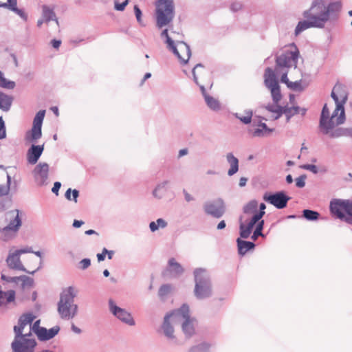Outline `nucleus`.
I'll return each mask as SVG.
<instances>
[{
	"label": "nucleus",
	"instance_id": "1",
	"mask_svg": "<svg viewBox=\"0 0 352 352\" xmlns=\"http://www.w3.org/2000/svg\"><path fill=\"white\" fill-rule=\"evenodd\" d=\"M342 10L341 1L329 2L324 6L322 0H314L310 8L303 12L306 20L298 23L294 34L299 35L303 31L311 28H323L327 22H336L338 20Z\"/></svg>",
	"mask_w": 352,
	"mask_h": 352
},
{
	"label": "nucleus",
	"instance_id": "2",
	"mask_svg": "<svg viewBox=\"0 0 352 352\" xmlns=\"http://www.w3.org/2000/svg\"><path fill=\"white\" fill-rule=\"evenodd\" d=\"M76 292L72 286H69L60 294L58 303V312L62 319L74 318L78 312V305L74 303Z\"/></svg>",
	"mask_w": 352,
	"mask_h": 352
},
{
	"label": "nucleus",
	"instance_id": "3",
	"mask_svg": "<svg viewBox=\"0 0 352 352\" xmlns=\"http://www.w3.org/2000/svg\"><path fill=\"white\" fill-rule=\"evenodd\" d=\"M195 296L197 299L202 300L210 298L212 294L210 277L204 268H197L194 270Z\"/></svg>",
	"mask_w": 352,
	"mask_h": 352
},
{
	"label": "nucleus",
	"instance_id": "4",
	"mask_svg": "<svg viewBox=\"0 0 352 352\" xmlns=\"http://www.w3.org/2000/svg\"><path fill=\"white\" fill-rule=\"evenodd\" d=\"M175 16L173 0H157L156 3V23L159 28L168 25Z\"/></svg>",
	"mask_w": 352,
	"mask_h": 352
},
{
	"label": "nucleus",
	"instance_id": "5",
	"mask_svg": "<svg viewBox=\"0 0 352 352\" xmlns=\"http://www.w3.org/2000/svg\"><path fill=\"white\" fill-rule=\"evenodd\" d=\"M290 47L291 50H285L280 55L276 57V67L274 70L275 74L278 73L280 69H289L292 67H297L300 56L299 50L294 43H292Z\"/></svg>",
	"mask_w": 352,
	"mask_h": 352
},
{
	"label": "nucleus",
	"instance_id": "6",
	"mask_svg": "<svg viewBox=\"0 0 352 352\" xmlns=\"http://www.w3.org/2000/svg\"><path fill=\"white\" fill-rule=\"evenodd\" d=\"M173 315L177 323L182 324V328L186 337H190L195 333L194 319L190 316L188 305L184 304L179 309L173 310Z\"/></svg>",
	"mask_w": 352,
	"mask_h": 352
},
{
	"label": "nucleus",
	"instance_id": "7",
	"mask_svg": "<svg viewBox=\"0 0 352 352\" xmlns=\"http://www.w3.org/2000/svg\"><path fill=\"white\" fill-rule=\"evenodd\" d=\"M36 344L31 331L25 334H14L11 343L12 352H34Z\"/></svg>",
	"mask_w": 352,
	"mask_h": 352
},
{
	"label": "nucleus",
	"instance_id": "8",
	"mask_svg": "<svg viewBox=\"0 0 352 352\" xmlns=\"http://www.w3.org/2000/svg\"><path fill=\"white\" fill-rule=\"evenodd\" d=\"M266 206L264 203H261L259 205V211H257L252 217H251L250 221L245 219L244 216H240L239 217V234L240 236L243 239H248L252 233V229L254 227L256 221L263 218L265 214V210Z\"/></svg>",
	"mask_w": 352,
	"mask_h": 352
},
{
	"label": "nucleus",
	"instance_id": "9",
	"mask_svg": "<svg viewBox=\"0 0 352 352\" xmlns=\"http://www.w3.org/2000/svg\"><path fill=\"white\" fill-rule=\"evenodd\" d=\"M161 37L166 38L165 43L167 44L168 50L171 51L177 57L182 64L185 65L188 62V60L191 56V50L190 46L186 43L184 41H178L179 50L186 52V59H185L179 53L175 41L168 35L167 29H165L162 32Z\"/></svg>",
	"mask_w": 352,
	"mask_h": 352
},
{
	"label": "nucleus",
	"instance_id": "10",
	"mask_svg": "<svg viewBox=\"0 0 352 352\" xmlns=\"http://www.w3.org/2000/svg\"><path fill=\"white\" fill-rule=\"evenodd\" d=\"M264 84L270 90L273 102L278 103L282 98L280 87L274 71L270 67H267L265 70Z\"/></svg>",
	"mask_w": 352,
	"mask_h": 352
},
{
	"label": "nucleus",
	"instance_id": "11",
	"mask_svg": "<svg viewBox=\"0 0 352 352\" xmlns=\"http://www.w3.org/2000/svg\"><path fill=\"white\" fill-rule=\"evenodd\" d=\"M173 311L167 314L161 325V331L166 337L168 343L171 346H175L179 344L178 340L175 335V330L173 324H177V319L175 318Z\"/></svg>",
	"mask_w": 352,
	"mask_h": 352
},
{
	"label": "nucleus",
	"instance_id": "12",
	"mask_svg": "<svg viewBox=\"0 0 352 352\" xmlns=\"http://www.w3.org/2000/svg\"><path fill=\"white\" fill-rule=\"evenodd\" d=\"M19 210H13L8 212V217L10 218V222L1 232L4 235V240H8L12 237L19 230L22 221L19 216Z\"/></svg>",
	"mask_w": 352,
	"mask_h": 352
},
{
	"label": "nucleus",
	"instance_id": "13",
	"mask_svg": "<svg viewBox=\"0 0 352 352\" xmlns=\"http://www.w3.org/2000/svg\"><path fill=\"white\" fill-rule=\"evenodd\" d=\"M204 212L216 219L221 218L226 210L224 201L218 198L206 201L203 205Z\"/></svg>",
	"mask_w": 352,
	"mask_h": 352
},
{
	"label": "nucleus",
	"instance_id": "14",
	"mask_svg": "<svg viewBox=\"0 0 352 352\" xmlns=\"http://www.w3.org/2000/svg\"><path fill=\"white\" fill-rule=\"evenodd\" d=\"M45 115V110H40L35 116L32 127L25 133V140L28 142H36L42 136V124Z\"/></svg>",
	"mask_w": 352,
	"mask_h": 352
},
{
	"label": "nucleus",
	"instance_id": "15",
	"mask_svg": "<svg viewBox=\"0 0 352 352\" xmlns=\"http://www.w3.org/2000/svg\"><path fill=\"white\" fill-rule=\"evenodd\" d=\"M204 66L201 63L197 64L192 69V73L193 76L194 82L199 87L201 94L204 98L205 102L207 106L212 111H219L221 109V105L219 100L212 96H210L206 93L205 87L202 85H199L198 78L196 75V70L199 68H203Z\"/></svg>",
	"mask_w": 352,
	"mask_h": 352
},
{
	"label": "nucleus",
	"instance_id": "16",
	"mask_svg": "<svg viewBox=\"0 0 352 352\" xmlns=\"http://www.w3.org/2000/svg\"><path fill=\"white\" fill-rule=\"evenodd\" d=\"M263 199L277 209H283L287 206V202L291 198L284 191H278L274 193L265 192Z\"/></svg>",
	"mask_w": 352,
	"mask_h": 352
},
{
	"label": "nucleus",
	"instance_id": "17",
	"mask_svg": "<svg viewBox=\"0 0 352 352\" xmlns=\"http://www.w3.org/2000/svg\"><path fill=\"white\" fill-rule=\"evenodd\" d=\"M109 308L110 312L123 323L129 326H134L135 324L131 314L126 309L117 306L112 299L109 300Z\"/></svg>",
	"mask_w": 352,
	"mask_h": 352
},
{
	"label": "nucleus",
	"instance_id": "18",
	"mask_svg": "<svg viewBox=\"0 0 352 352\" xmlns=\"http://www.w3.org/2000/svg\"><path fill=\"white\" fill-rule=\"evenodd\" d=\"M49 169V165L45 162H40L34 167L32 175L37 186H43L47 184Z\"/></svg>",
	"mask_w": 352,
	"mask_h": 352
},
{
	"label": "nucleus",
	"instance_id": "19",
	"mask_svg": "<svg viewBox=\"0 0 352 352\" xmlns=\"http://www.w3.org/2000/svg\"><path fill=\"white\" fill-rule=\"evenodd\" d=\"M6 263L8 267L11 270H19L25 272L26 273L34 274L36 271L39 270L41 268V264L40 266L35 270L32 272L28 271L25 267L23 266L21 261L20 259V256L14 251V252H10L6 258Z\"/></svg>",
	"mask_w": 352,
	"mask_h": 352
},
{
	"label": "nucleus",
	"instance_id": "20",
	"mask_svg": "<svg viewBox=\"0 0 352 352\" xmlns=\"http://www.w3.org/2000/svg\"><path fill=\"white\" fill-rule=\"evenodd\" d=\"M350 199H333L330 201L329 210L332 214L341 220L344 217V211Z\"/></svg>",
	"mask_w": 352,
	"mask_h": 352
},
{
	"label": "nucleus",
	"instance_id": "21",
	"mask_svg": "<svg viewBox=\"0 0 352 352\" xmlns=\"http://www.w3.org/2000/svg\"><path fill=\"white\" fill-rule=\"evenodd\" d=\"M336 107L333 111L331 116L330 117V120L329 123L331 126L329 129H333L337 126H339L343 124L345 121V112L344 105L341 103H336Z\"/></svg>",
	"mask_w": 352,
	"mask_h": 352
},
{
	"label": "nucleus",
	"instance_id": "22",
	"mask_svg": "<svg viewBox=\"0 0 352 352\" xmlns=\"http://www.w3.org/2000/svg\"><path fill=\"white\" fill-rule=\"evenodd\" d=\"M331 96L335 103H341L344 105L348 98V94L344 86L337 83L333 88Z\"/></svg>",
	"mask_w": 352,
	"mask_h": 352
},
{
	"label": "nucleus",
	"instance_id": "23",
	"mask_svg": "<svg viewBox=\"0 0 352 352\" xmlns=\"http://www.w3.org/2000/svg\"><path fill=\"white\" fill-rule=\"evenodd\" d=\"M184 272L182 266L177 263L174 258L168 260V266L164 272V276L167 277H178Z\"/></svg>",
	"mask_w": 352,
	"mask_h": 352
},
{
	"label": "nucleus",
	"instance_id": "24",
	"mask_svg": "<svg viewBox=\"0 0 352 352\" xmlns=\"http://www.w3.org/2000/svg\"><path fill=\"white\" fill-rule=\"evenodd\" d=\"M34 318V316L30 313L23 314L18 320V324L14 327L13 330L14 334H24V328L28 324H31Z\"/></svg>",
	"mask_w": 352,
	"mask_h": 352
},
{
	"label": "nucleus",
	"instance_id": "25",
	"mask_svg": "<svg viewBox=\"0 0 352 352\" xmlns=\"http://www.w3.org/2000/svg\"><path fill=\"white\" fill-rule=\"evenodd\" d=\"M44 149L43 145L32 144L27 152V160L30 164H35L41 156Z\"/></svg>",
	"mask_w": 352,
	"mask_h": 352
},
{
	"label": "nucleus",
	"instance_id": "26",
	"mask_svg": "<svg viewBox=\"0 0 352 352\" xmlns=\"http://www.w3.org/2000/svg\"><path fill=\"white\" fill-rule=\"evenodd\" d=\"M59 331L60 327L58 326H54L50 329L41 327L36 336L40 341H47L55 337Z\"/></svg>",
	"mask_w": 352,
	"mask_h": 352
},
{
	"label": "nucleus",
	"instance_id": "27",
	"mask_svg": "<svg viewBox=\"0 0 352 352\" xmlns=\"http://www.w3.org/2000/svg\"><path fill=\"white\" fill-rule=\"evenodd\" d=\"M329 115V110L327 107V104H325L322 109L319 122V127L322 133H327L329 132L328 130L329 129V126H331L329 123V121L330 120Z\"/></svg>",
	"mask_w": 352,
	"mask_h": 352
},
{
	"label": "nucleus",
	"instance_id": "28",
	"mask_svg": "<svg viewBox=\"0 0 352 352\" xmlns=\"http://www.w3.org/2000/svg\"><path fill=\"white\" fill-rule=\"evenodd\" d=\"M168 180L158 183L152 192L153 196L157 199H161L166 195L168 191Z\"/></svg>",
	"mask_w": 352,
	"mask_h": 352
},
{
	"label": "nucleus",
	"instance_id": "29",
	"mask_svg": "<svg viewBox=\"0 0 352 352\" xmlns=\"http://www.w3.org/2000/svg\"><path fill=\"white\" fill-rule=\"evenodd\" d=\"M258 201L255 199L251 200L245 204L243 207V212L245 219L250 221V218L248 217L250 215L252 217L257 212Z\"/></svg>",
	"mask_w": 352,
	"mask_h": 352
},
{
	"label": "nucleus",
	"instance_id": "30",
	"mask_svg": "<svg viewBox=\"0 0 352 352\" xmlns=\"http://www.w3.org/2000/svg\"><path fill=\"white\" fill-rule=\"evenodd\" d=\"M15 294V292L12 289L6 292L0 290V307H5L9 303L14 302Z\"/></svg>",
	"mask_w": 352,
	"mask_h": 352
},
{
	"label": "nucleus",
	"instance_id": "31",
	"mask_svg": "<svg viewBox=\"0 0 352 352\" xmlns=\"http://www.w3.org/2000/svg\"><path fill=\"white\" fill-rule=\"evenodd\" d=\"M226 160L230 166V168L228 171V175L229 176H232L239 170V160L232 154V153H227Z\"/></svg>",
	"mask_w": 352,
	"mask_h": 352
},
{
	"label": "nucleus",
	"instance_id": "32",
	"mask_svg": "<svg viewBox=\"0 0 352 352\" xmlns=\"http://www.w3.org/2000/svg\"><path fill=\"white\" fill-rule=\"evenodd\" d=\"M238 252L240 255L244 256L248 251L252 250L255 247V244L253 242L243 241L240 238L236 239Z\"/></svg>",
	"mask_w": 352,
	"mask_h": 352
},
{
	"label": "nucleus",
	"instance_id": "33",
	"mask_svg": "<svg viewBox=\"0 0 352 352\" xmlns=\"http://www.w3.org/2000/svg\"><path fill=\"white\" fill-rule=\"evenodd\" d=\"M42 17L44 19L45 23L55 21L56 24L58 25V21L56 16L55 12L47 6H43L42 8Z\"/></svg>",
	"mask_w": 352,
	"mask_h": 352
},
{
	"label": "nucleus",
	"instance_id": "34",
	"mask_svg": "<svg viewBox=\"0 0 352 352\" xmlns=\"http://www.w3.org/2000/svg\"><path fill=\"white\" fill-rule=\"evenodd\" d=\"M12 97L0 91V109L8 111L11 107Z\"/></svg>",
	"mask_w": 352,
	"mask_h": 352
},
{
	"label": "nucleus",
	"instance_id": "35",
	"mask_svg": "<svg viewBox=\"0 0 352 352\" xmlns=\"http://www.w3.org/2000/svg\"><path fill=\"white\" fill-rule=\"evenodd\" d=\"M283 109V113L286 116L287 122H289L292 117L300 113V107L298 106H294L291 107L288 106H284Z\"/></svg>",
	"mask_w": 352,
	"mask_h": 352
},
{
	"label": "nucleus",
	"instance_id": "36",
	"mask_svg": "<svg viewBox=\"0 0 352 352\" xmlns=\"http://www.w3.org/2000/svg\"><path fill=\"white\" fill-rule=\"evenodd\" d=\"M329 132L327 133H324V135H328L331 138H338L342 136H346V130L345 128L338 127L333 128V129H329Z\"/></svg>",
	"mask_w": 352,
	"mask_h": 352
},
{
	"label": "nucleus",
	"instance_id": "37",
	"mask_svg": "<svg viewBox=\"0 0 352 352\" xmlns=\"http://www.w3.org/2000/svg\"><path fill=\"white\" fill-rule=\"evenodd\" d=\"M245 116H241L238 113H234L233 116L239 119L241 122L245 124H248L252 121V118L253 115V112L250 109H246L245 111Z\"/></svg>",
	"mask_w": 352,
	"mask_h": 352
},
{
	"label": "nucleus",
	"instance_id": "38",
	"mask_svg": "<svg viewBox=\"0 0 352 352\" xmlns=\"http://www.w3.org/2000/svg\"><path fill=\"white\" fill-rule=\"evenodd\" d=\"M211 344L207 342H202L192 346L188 352H210Z\"/></svg>",
	"mask_w": 352,
	"mask_h": 352
},
{
	"label": "nucleus",
	"instance_id": "39",
	"mask_svg": "<svg viewBox=\"0 0 352 352\" xmlns=\"http://www.w3.org/2000/svg\"><path fill=\"white\" fill-rule=\"evenodd\" d=\"M16 86L15 82L6 78L0 71V87L8 89H13Z\"/></svg>",
	"mask_w": 352,
	"mask_h": 352
},
{
	"label": "nucleus",
	"instance_id": "40",
	"mask_svg": "<svg viewBox=\"0 0 352 352\" xmlns=\"http://www.w3.org/2000/svg\"><path fill=\"white\" fill-rule=\"evenodd\" d=\"M302 217L308 221H316L320 217V213L315 210L305 209L302 211Z\"/></svg>",
	"mask_w": 352,
	"mask_h": 352
},
{
	"label": "nucleus",
	"instance_id": "41",
	"mask_svg": "<svg viewBox=\"0 0 352 352\" xmlns=\"http://www.w3.org/2000/svg\"><path fill=\"white\" fill-rule=\"evenodd\" d=\"M348 224L352 225V201L349 200L344 211V217L341 219Z\"/></svg>",
	"mask_w": 352,
	"mask_h": 352
},
{
	"label": "nucleus",
	"instance_id": "42",
	"mask_svg": "<svg viewBox=\"0 0 352 352\" xmlns=\"http://www.w3.org/2000/svg\"><path fill=\"white\" fill-rule=\"evenodd\" d=\"M172 286L170 284L162 285L158 291L159 297L161 300H164L167 296L171 292Z\"/></svg>",
	"mask_w": 352,
	"mask_h": 352
},
{
	"label": "nucleus",
	"instance_id": "43",
	"mask_svg": "<svg viewBox=\"0 0 352 352\" xmlns=\"http://www.w3.org/2000/svg\"><path fill=\"white\" fill-rule=\"evenodd\" d=\"M11 183V177L7 175V184L0 185V197L6 195L10 191V186Z\"/></svg>",
	"mask_w": 352,
	"mask_h": 352
},
{
	"label": "nucleus",
	"instance_id": "44",
	"mask_svg": "<svg viewBox=\"0 0 352 352\" xmlns=\"http://www.w3.org/2000/svg\"><path fill=\"white\" fill-rule=\"evenodd\" d=\"M301 80H296L295 82H290L289 86L287 87L291 90L295 91H302L305 89V87L302 85Z\"/></svg>",
	"mask_w": 352,
	"mask_h": 352
},
{
	"label": "nucleus",
	"instance_id": "45",
	"mask_svg": "<svg viewBox=\"0 0 352 352\" xmlns=\"http://www.w3.org/2000/svg\"><path fill=\"white\" fill-rule=\"evenodd\" d=\"M276 74H281L280 82L286 84L287 87H288L289 85V82H291L289 80V79L287 78L288 69H286L285 68L284 69H280L279 72L276 73Z\"/></svg>",
	"mask_w": 352,
	"mask_h": 352
},
{
	"label": "nucleus",
	"instance_id": "46",
	"mask_svg": "<svg viewBox=\"0 0 352 352\" xmlns=\"http://www.w3.org/2000/svg\"><path fill=\"white\" fill-rule=\"evenodd\" d=\"M21 281L22 283L21 286L23 288L25 287H32L34 284L33 278H32L29 276H25V275L21 276Z\"/></svg>",
	"mask_w": 352,
	"mask_h": 352
},
{
	"label": "nucleus",
	"instance_id": "47",
	"mask_svg": "<svg viewBox=\"0 0 352 352\" xmlns=\"http://www.w3.org/2000/svg\"><path fill=\"white\" fill-rule=\"evenodd\" d=\"M1 278L3 280H6L8 283H12L17 284L19 283V281H21V276L12 277V276H6V275L2 274H1Z\"/></svg>",
	"mask_w": 352,
	"mask_h": 352
},
{
	"label": "nucleus",
	"instance_id": "48",
	"mask_svg": "<svg viewBox=\"0 0 352 352\" xmlns=\"http://www.w3.org/2000/svg\"><path fill=\"white\" fill-rule=\"evenodd\" d=\"M17 4L16 0H7L6 3L0 5L1 8H6L10 10H13V8H16Z\"/></svg>",
	"mask_w": 352,
	"mask_h": 352
},
{
	"label": "nucleus",
	"instance_id": "49",
	"mask_svg": "<svg viewBox=\"0 0 352 352\" xmlns=\"http://www.w3.org/2000/svg\"><path fill=\"white\" fill-rule=\"evenodd\" d=\"M129 0H125L122 3H119L117 0L114 1V8L118 11H123L128 5Z\"/></svg>",
	"mask_w": 352,
	"mask_h": 352
},
{
	"label": "nucleus",
	"instance_id": "50",
	"mask_svg": "<svg viewBox=\"0 0 352 352\" xmlns=\"http://www.w3.org/2000/svg\"><path fill=\"white\" fill-rule=\"evenodd\" d=\"M6 138V130L5 122L2 118L0 117V140L4 139Z\"/></svg>",
	"mask_w": 352,
	"mask_h": 352
},
{
	"label": "nucleus",
	"instance_id": "51",
	"mask_svg": "<svg viewBox=\"0 0 352 352\" xmlns=\"http://www.w3.org/2000/svg\"><path fill=\"white\" fill-rule=\"evenodd\" d=\"M91 265L89 258H83L78 263V267L82 270H87Z\"/></svg>",
	"mask_w": 352,
	"mask_h": 352
},
{
	"label": "nucleus",
	"instance_id": "52",
	"mask_svg": "<svg viewBox=\"0 0 352 352\" xmlns=\"http://www.w3.org/2000/svg\"><path fill=\"white\" fill-rule=\"evenodd\" d=\"M307 176L305 175H302L296 179V186L298 188H302L305 186V180Z\"/></svg>",
	"mask_w": 352,
	"mask_h": 352
},
{
	"label": "nucleus",
	"instance_id": "53",
	"mask_svg": "<svg viewBox=\"0 0 352 352\" xmlns=\"http://www.w3.org/2000/svg\"><path fill=\"white\" fill-rule=\"evenodd\" d=\"M283 107L279 105L278 103H274L270 104L265 106V109L268 111L269 112L273 113L274 112L276 111L279 109L282 108Z\"/></svg>",
	"mask_w": 352,
	"mask_h": 352
},
{
	"label": "nucleus",
	"instance_id": "54",
	"mask_svg": "<svg viewBox=\"0 0 352 352\" xmlns=\"http://www.w3.org/2000/svg\"><path fill=\"white\" fill-rule=\"evenodd\" d=\"M300 168L305 170H309L312 172L314 174H317L318 173V167L314 164H303L300 166Z\"/></svg>",
	"mask_w": 352,
	"mask_h": 352
},
{
	"label": "nucleus",
	"instance_id": "55",
	"mask_svg": "<svg viewBox=\"0 0 352 352\" xmlns=\"http://www.w3.org/2000/svg\"><path fill=\"white\" fill-rule=\"evenodd\" d=\"M12 11L18 14L23 20H27L28 16L23 10L19 9L17 7H16L13 8Z\"/></svg>",
	"mask_w": 352,
	"mask_h": 352
},
{
	"label": "nucleus",
	"instance_id": "56",
	"mask_svg": "<svg viewBox=\"0 0 352 352\" xmlns=\"http://www.w3.org/2000/svg\"><path fill=\"white\" fill-rule=\"evenodd\" d=\"M267 133H268L267 131H263V129H261L260 128H258V129H256L253 133H252V135L254 137H263L265 136Z\"/></svg>",
	"mask_w": 352,
	"mask_h": 352
},
{
	"label": "nucleus",
	"instance_id": "57",
	"mask_svg": "<svg viewBox=\"0 0 352 352\" xmlns=\"http://www.w3.org/2000/svg\"><path fill=\"white\" fill-rule=\"evenodd\" d=\"M40 320H36L34 322L33 325L31 327V330L36 334L38 333L40 329H41L42 327H40Z\"/></svg>",
	"mask_w": 352,
	"mask_h": 352
},
{
	"label": "nucleus",
	"instance_id": "58",
	"mask_svg": "<svg viewBox=\"0 0 352 352\" xmlns=\"http://www.w3.org/2000/svg\"><path fill=\"white\" fill-rule=\"evenodd\" d=\"M283 110L284 109H283V107L282 108L279 109L276 111L272 113V115L271 116V118L273 120H278L279 118L281 117V116L283 114H284Z\"/></svg>",
	"mask_w": 352,
	"mask_h": 352
},
{
	"label": "nucleus",
	"instance_id": "59",
	"mask_svg": "<svg viewBox=\"0 0 352 352\" xmlns=\"http://www.w3.org/2000/svg\"><path fill=\"white\" fill-rule=\"evenodd\" d=\"M19 256L22 254H26V253H32L34 252V250L31 247H26L22 249L16 250L15 251Z\"/></svg>",
	"mask_w": 352,
	"mask_h": 352
},
{
	"label": "nucleus",
	"instance_id": "60",
	"mask_svg": "<svg viewBox=\"0 0 352 352\" xmlns=\"http://www.w3.org/2000/svg\"><path fill=\"white\" fill-rule=\"evenodd\" d=\"M264 224H265L264 220L261 219L260 220L256 221V223L255 224V226H256L255 230L259 232H262V230L264 227Z\"/></svg>",
	"mask_w": 352,
	"mask_h": 352
},
{
	"label": "nucleus",
	"instance_id": "61",
	"mask_svg": "<svg viewBox=\"0 0 352 352\" xmlns=\"http://www.w3.org/2000/svg\"><path fill=\"white\" fill-rule=\"evenodd\" d=\"M157 226L159 228H164L167 226V222L162 218H159L155 221Z\"/></svg>",
	"mask_w": 352,
	"mask_h": 352
},
{
	"label": "nucleus",
	"instance_id": "62",
	"mask_svg": "<svg viewBox=\"0 0 352 352\" xmlns=\"http://www.w3.org/2000/svg\"><path fill=\"white\" fill-rule=\"evenodd\" d=\"M134 12H135V14L137 21L139 23H140L141 22V17H142V11L139 8V7L138 6H136V5L134 6Z\"/></svg>",
	"mask_w": 352,
	"mask_h": 352
},
{
	"label": "nucleus",
	"instance_id": "63",
	"mask_svg": "<svg viewBox=\"0 0 352 352\" xmlns=\"http://www.w3.org/2000/svg\"><path fill=\"white\" fill-rule=\"evenodd\" d=\"M242 4L240 2H234L231 4L230 8L233 12H237L241 10Z\"/></svg>",
	"mask_w": 352,
	"mask_h": 352
},
{
	"label": "nucleus",
	"instance_id": "64",
	"mask_svg": "<svg viewBox=\"0 0 352 352\" xmlns=\"http://www.w3.org/2000/svg\"><path fill=\"white\" fill-rule=\"evenodd\" d=\"M61 187V184L59 182H56L54 184V186L52 188V191L53 193L56 194V195H58V191L60 188Z\"/></svg>",
	"mask_w": 352,
	"mask_h": 352
}]
</instances>
